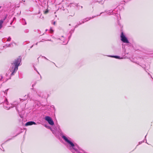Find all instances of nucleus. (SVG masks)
<instances>
[{"instance_id":"5","label":"nucleus","mask_w":153,"mask_h":153,"mask_svg":"<svg viewBox=\"0 0 153 153\" xmlns=\"http://www.w3.org/2000/svg\"><path fill=\"white\" fill-rule=\"evenodd\" d=\"M59 39L60 40L59 42L63 45L66 44L68 42L63 36H61L60 38H59Z\"/></svg>"},{"instance_id":"16","label":"nucleus","mask_w":153,"mask_h":153,"mask_svg":"<svg viewBox=\"0 0 153 153\" xmlns=\"http://www.w3.org/2000/svg\"><path fill=\"white\" fill-rule=\"evenodd\" d=\"M12 44H10L8 45L7 46V47H12Z\"/></svg>"},{"instance_id":"30","label":"nucleus","mask_w":153,"mask_h":153,"mask_svg":"<svg viewBox=\"0 0 153 153\" xmlns=\"http://www.w3.org/2000/svg\"><path fill=\"white\" fill-rule=\"evenodd\" d=\"M47 11H46V12H45V13H47Z\"/></svg>"},{"instance_id":"3","label":"nucleus","mask_w":153,"mask_h":153,"mask_svg":"<svg viewBox=\"0 0 153 153\" xmlns=\"http://www.w3.org/2000/svg\"><path fill=\"white\" fill-rule=\"evenodd\" d=\"M4 107L6 109H9L11 107H13V106L11 104H8V102L7 101V99H6L4 101Z\"/></svg>"},{"instance_id":"25","label":"nucleus","mask_w":153,"mask_h":153,"mask_svg":"<svg viewBox=\"0 0 153 153\" xmlns=\"http://www.w3.org/2000/svg\"><path fill=\"white\" fill-rule=\"evenodd\" d=\"M44 58H45V59H47L45 57H44Z\"/></svg>"},{"instance_id":"19","label":"nucleus","mask_w":153,"mask_h":153,"mask_svg":"<svg viewBox=\"0 0 153 153\" xmlns=\"http://www.w3.org/2000/svg\"><path fill=\"white\" fill-rule=\"evenodd\" d=\"M144 142V141H141V142H139V144H141L143 142Z\"/></svg>"},{"instance_id":"2","label":"nucleus","mask_w":153,"mask_h":153,"mask_svg":"<svg viewBox=\"0 0 153 153\" xmlns=\"http://www.w3.org/2000/svg\"><path fill=\"white\" fill-rule=\"evenodd\" d=\"M62 138L67 142L69 145L70 147V149L73 153H75L78 152V147L76 145H75L72 142L68 139V138L64 135H62Z\"/></svg>"},{"instance_id":"8","label":"nucleus","mask_w":153,"mask_h":153,"mask_svg":"<svg viewBox=\"0 0 153 153\" xmlns=\"http://www.w3.org/2000/svg\"><path fill=\"white\" fill-rule=\"evenodd\" d=\"M121 33L120 35L121 40L124 43V34L123 32V30H121Z\"/></svg>"},{"instance_id":"11","label":"nucleus","mask_w":153,"mask_h":153,"mask_svg":"<svg viewBox=\"0 0 153 153\" xmlns=\"http://www.w3.org/2000/svg\"><path fill=\"white\" fill-rule=\"evenodd\" d=\"M1 79H0V81L2 80V81H4V82H6L9 79L8 78H7L6 77H5L2 80V79H3V76L1 75Z\"/></svg>"},{"instance_id":"1","label":"nucleus","mask_w":153,"mask_h":153,"mask_svg":"<svg viewBox=\"0 0 153 153\" xmlns=\"http://www.w3.org/2000/svg\"><path fill=\"white\" fill-rule=\"evenodd\" d=\"M21 59L20 57L16 59L12 63L11 66L10 68V71L11 72V76L14 75L18 69V67L20 65Z\"/></svg>"},{"instance_id":"22","label":"nucleus","mask_w":153,"mask_h":153,"mask_svg":"<svg viewBox=\"0 0 153 153\" xmlns=\"http://www.w3.org/2000/svg\"><path fill=\"white\" fill-rule=\"evenodd\" d=\"M55 23H56V22H54L53 23H52V24L54 25H55Z\"/></svg>"},{"instance_id":"20","label":"nucleus","mask_w":153,"mask_h":153,"mask_svg":"<svg viewBox=\"0 0 153 153\" xmlns=\"http://www.w3.org/2000/svg\"><path fill=\"white\" fill-rule=\"evenodd\" d=\"M8 74H9L7 73L5 75V76L7 77V76L8 75Z\"/></svg>"},{"instance_id":"23","label":"nucleus","mask_w":153,"mask_h":153,"mask_svg":"<svg viewBox=\"0 0 153 153\" xmlns=\"http://www.w3.org/2000/svg\"><path fill=\"white\" fill-rule=\"evenodd\" d=\"M7 90L6 92V90H5V91L4 93H5V92H6V94H7Z\"/></svg>"},{"instance_id":"28","label":"nucleus","mask_w":153,"mask_h":153,"mask_svg":"<svg viewBox=\"0 0 153 153\" xmlns=\"http://www.w3.org/2000/svg\"><path fill=\"white\" fill-rule=\"evenodd\" d=\"M134 62L136 63V62L135 61H134Z\"/></svg>"},{"instance_id":"18","label":"nucleus","mask_w":153,"mask_h":153,"mask_svg":"<svg viewBox=\"0 0 153 153\" xmlns=\"http://www.w3.org/2000/svg\"><path fill=\"white\" fill-rule=\"evenodd\" d=\"M51 130L52 131L53 133L54 134H55V132H54V131H53V130H51Z\"/></svg>"},{"instance_id":"12","label":"nucleus","mask_w":153,"mask_h":153,"mask_svg":"<svg viewBox=\"0 0 153 153\" xmlns=\"http://www.w3.org/2000/svg\"><path fill=\"white\" fill-rule=\"evenodd\" d=\"M4 20H0V29H1L2 27V24L4 22Z\"/></svg>"},{"instance_id":"26","label":"nucleus","mask_w":153,"mask_h":153,"mask_svg":"<svg viewBox=\"0 0 153 153\" xmlns=\"http://www.w3.org/2000/svg\"><path fill=\"white\" fill-rule=\"evenodd\" d=\"M48 128H51V127H48Z\"/></svg>"},{"instance_id":"29","label":"nucleus","mask_w":153,"mask_h":153,"mask_svg":"<svg viewBox=\"0 0 153 153\" xmlns=\"http://www.w3.org/2000/svg\"><path fill=\"white\" fill-rule=\"evenodd\" d=\"M33 85H32V86L33 87Z\"/></svg>"},{"instance_id":"24","label":"nucleus","mask_w":153,"mask_h":153,"mask_svg":"<svg viewBox=\"0 0 153 153\" xmlns=\"http://www.w3.org/2000/svg\"><path fill=\"white\" fill-rule=\"evenodd\" d=\"M38 44V42H37L36 44V45H37Z\"/></svg>"},{"instance_id":"17","label":"nucleus","mask_w":153,"mask_h":153,"mask_svg":"<svg viewBox=\"0 0 153 153\" xmlns=\"http://www.w3.org/2000/svg\"><path fill=\"white\" fill-rule=\"evenodd\" d=\"M50 31L51 33H52L53 32V30L51 28V29H50Z\"/></svg>"},{"instance_id":"31","label":"nucleus","mask_w":153,"mask_h":153,"mask_svg":"<svg viewBox=\"0 0 153 153\" xmlns=\"http://www.w3.org/2000/svg\"><path fill=\"white\" fill-rule=\"evenodd\" d=\"M42 41H40V42H42Z\"/></svg>"},{"instance_id":"32","label":"nucleus","mask_w":153,"mask_h":153,"mask_svg":"<svg viewBox=\"0 0 153 153\" xmlns=\"http://www.w3.org/2000/svg\"><path fill=\"white\" fill-rule=\"evenodd\" d=\"M146 135L145 136V138H146Z\"/></svg>"},{"instance_id":"27","label":"nucleus","mask_w":153,"mask_h":153,"mask_svg":"<svg viewBox=\"0 0 153 153\" xmlns=\"http://www.w3.org/2000/svg\"><path fill=\"white\" fill-rule=\"evenodd\" d=\"M102 13H101L100 14V15H100Z\"/></svg>"},{"instance_id":"21","label":"nucleus","mask_w":153,"mask_h":153,"mask_svg":"<svg viewBox=\"0 0 153 153\" xmlns=\"http://www.w3.org/2000/svg\"><path fill=\"white\" fill-rule=\"evenodd\" d=\"M110 12H111L110 14H109V13H108V15L111 14V12H112V11L111 10H110Z\"/></svg>"},{"instance_id":"14","label":"nucleus","mask_w":153,"mask_h":153,"mask_svg":"<svg viewBox=\"0 0 153 153\" xmlns=\"http://www.w3.org/2000/svg\"><path fill=\"white\" fill-rule=\"evenodd\" d=\"M22 21L23 25H25L26 24V22L25 19H23Z\"/></svg>"},{"instance_id":"7","label":"nucleus","mask_w":153,"mask_h":153,"mask_svg":"<svg viewBox=\"0 0 153 153\" xmlns=\"http://www.w3.org/2000/svg\"><path fill=\"white\" fill-rule=\"evenodd\" d=\"M95 17V16H92V18H91V17L90 18H87L86 19H83V21L81 23L80 22H79V23L78 24V25H79L81 24L82 23H83L84 22H85L86 21H88V20L91 19V18H94Z\"/></svg>"},{"instance_id":"6","label":"nucleus","mask_w":153,"mask_h":153,"mask_svg":"<svg viewBox=\"0 0 153 153\" xmlns=\"http://www.w3.org/2000/svg\"><path fill=\"white\" fill-rule=\"evenodd\" d=\"M131 44L129 42L127 38L125 36V47L127 46L128 47H131Z\"/></svg>"},{"instance_id":"13","label":"nucleus","mask_w":153,"mask_h":153,"mask_svg":"<svg viewBox=\"0 0 153 153\" xmlns=\"http://www.w3.org/2000/svg\"><path fill=\"white\" fill-rule=\"evenodd\" d=\"M28 97V96H27L26 95H25V98L24 99H21L20 98V101L22 100L23 101L25 100H26Z\"/></svg>"},{"instance_id":"10","label":"nucleus","mask_w":153,"mask_h":153,"mask_svg":"<svg viewBox=\"0 0 153 153\" xmlns=\"http://www.w3.org/2000/svg\"><path fill=\"white\" fill-rule=\"evenodd\" d=\"M36 123L35 122L33 121H29L27 122L25 125L26 126H29V125H32L33 124H36Z\"/></svg>"},{"instance_id":"4","label":"nucleus","mask_w":153,"mask_h":153,"mask_svg":"<svg viewBox=\"0 0 153 153\" xmlns=\"http://www.w3.org/2000/svg\"><path fill=\"white\" fill-rule=\"evenodd\" d=\"M45 120L47 121L49 124L53 126L54 125V123L53 121L51 118L49 116H46L45 117Z\"/></svg>"},{"instance_id":"9","label":"nucleus","mask_w":153,"mask_h":153,"mask_svg":"<svg viewBox=\"0 0 153 153\" xmlns=\"http://www.w3.org/2000/svg\"><path fill=\"white\" fill-rule=\"evenodd\" d=\"M109 56L110 57H114L116 59H123L124 58V57L123 56V57H120L119 56Z\"/></svg>"},{"instance_id":"15","label":"nucleus","mask_w":153,"mask_h":153,"mask_svg":"<svg viewBox=\"0 0 153 153\" xmlns=\"http://www.w3.org/2000/svg\"><path fill=\"white\" fill-rule=\"evenodd\" d=\"M11 39V38H10V37H9L7 39V41H10Z\"/></svg>"}]
</instances>
